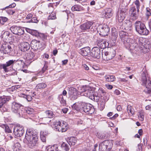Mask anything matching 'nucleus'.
I'll return each instance as SVG.
<instances>
[{"label":"nucleus","mask_w":151,"mask_h":151,"mask_svg":"<svg viewBox=\"0 0 151 151\" xmlns=\"http://www.w3.org/2000/svg\"><path fill=\"white\" fill-rule=\"evenodd\" d=\"M119 36L123 44L127 48H129L131 50H134L133 52L139 50V47L142 48V46L145 45L144 40L137 36H134L133 38L129 37L127 36L126 33L121 31L119 33Z\"/></svg>","instance_id":"1"},{"label":"nucleus","mask_w":151,"mask_h":151,"mask_svg":"<svg viewBox=\"0 0 151 151\" xmlns=\"http://www.w3.org/2000/svg\"><path fill=\"white\" fill-rule=\"evenodd\" d=\"M81 92H83V95L96 102H99V105L101 110L104 109V91L103 88H100L98 93L97 92L92 91L86 89L83 87L81 89Z\"/></svg>","instance_id":"2"},{"label":"nucleus","mask_w":151,"mask_h":151,"mask_svg":"<svg viewBox=\"0 0 151 151\" xmlns=\"http://www.w3.org/2000/svg\"><path fill=\"white\" fill-rule=\"evenodd\" d=\"M24 142L28 145L29 147L32 148L37 144L38 140L37 133L36 131L31 129H27Z\"/></svg>","instance_id":"3"},{"label":"nucleus","mask_w":151,"mask_h":151,"mask_svg":"<svg viewBox=\"0 0 151 151\" xmlns=\"http://www.w3.org/2000/svg\"><path fill=\"white\" fill-rule=\"evenodd\" d=\"M146 71L142 72V74L141 81L142 85L145 86L144 91L146 93L151 95V81L148 80V81L146 76Z\"/></svg>","instance_id":"4"},{"label":"nucleus","mask_w":151,"mask_h":151,"mask_svg":"<svg viewBox=\"0 0 151 151\" xmlns=\"http://www.w3.org/2000/svg\"><path fill=\"white\" fill-rule=\"evenodd\" d=\"M68 128L67 123L63 121H55L53 126L54 129L62 132H66Z\"/></svg>","instance_id":"5"},{"label":"nucleus","mask_w":151,"mask_h":151,"mask_svg":"<svg viewBox=\"0 0 151 151\" xmlns=\"http://www.w3.org/2000/svg\"><path fill=\"white\" fill-rule=\"evenodd\" d=\"M134 26L136 31L140 35H147L149 32L144 24L141 22L137 21L134 23Z\"/></svg>","instance_id":"6"},{"label":"nucleus","mask_w":151,"mask_h":151,"mask_svg":"<svg viewBox=\"0 0 151 151\" xmlns=\"http://www.w3.org/2000/svg\"><path fill=\"white\" fill-rule=\"evenodd\" d=\"M81 105L83 111L88 114H92L94 111V108L93 106L89 103H86L82 101L78 102Z\"/></svg>","instance_id":"7"},{"label":"nucleus","mask_w":151,"mask_h":151,"mask_svg":"<svg viewBox=\"0 0 151 151\" xmlns=\"http://www.w3.org/2000/svg\"><path fill=\"white\" fill-rule=\"evenodd\" d=\"M55 115L53 114V112L50 110L46 111L38 116L39 118L40 122L41 121H43L45 122L44 123L45 124H48L50 122V121H45L47 118H51L54 117Z\"/></svg>","instance_id":"8"},{"label":"nucleus","mask_w":151,"mask_h":151,"mask_svg":"<svg viewBox=\"0 0 151 151\" xmlns=\"http://www.w3.org/2000/svg\"><path fill=\"white\" fill-rule=\"evenodd\" d=\"M21 105L20 104L15 102H13L12 105L11 110L12 111L16 114L19 117L24 115V112L22 109L21 108Z\"/></svg>","instance_id":"9"},{"label":"nucleus","mask_w":151,"mask_h":151,"mask_svg":"<svg viewBox=\"0 0 151 151\" xmlns=\"http://www.w3.org/2000/svg\"><path fill=\"white\" fill-rule=\"evenodd\" d=\"M35 53L31 51H27L24 54V58L25 59L27 65H29L33 61L36 59Z\"/></svg>","instance_id":"10"},{"label":"nucleus","mask_w":151,"mask_h":151,"mask_svg":"<svg viewBox=\"0 0 151 151\" xmlns=\"http://www.w3.org/2000/svg\"><path fill=\"white\" fill-rule=\"evenodd\" d=\"M15 60H8L4 64H1L0 65V68L3 69L5 72H8L10 70V67H13V65L15 64Z\"/></svg>","instance_id":"11"},{"label":"nucleus","mask_w":151,"mask_h":151,"mask_svg":"<svg viewBox=\"0 0 151 151\" xmlns=\"http://www.w3.org/2000/svg\"><path fill=\"white\" fill-rule=\"evenodd\" d=\"M121 5L122 6V4L120 5V8L118 9L116 16L119 22H122L123 21L126 15L124 6H123L122 8H120Z\"/></svg>","instance_id":"12"},{"label":"nucleus","mask_w":151,"mask_h":151,"mask_svg":"<svg viewBox=\"0 0 151 151\" xmlns=\"http://www.w3.org/2000/svg\"><path fill=\"white\" fill-rule=\"evenodd\" d=\"M24 127L22 126H17L14 128V135L17 137L22 136L24 133Z\"/></svg>","instance_id":"13"},{"label":"nucleus","mask_w":151,"mask_h":151,"mask_svg":"<svg viewBox=\"0 0 151 151\" xmlns=\"http://www.w3.org/2000/svg\"><path fill=\"white\" fill-rule=\"evenodd\" d=\"M101 50L99 48L95 47H93L90 53L91 56L94 58L99 59L101 57Z\"/></svg>","instance_id":"14"},{"label":"nucleus","mask_w":151,"mask_h":151,"mask_svg":"<svg viewBox=\"0 0 151 151\" xmlns=\"http://www.w3.org/2000/svg\"><path fill=\"white\" fill-rule=\"evenodd\" d=\"M2 48L4 53L10 55H12V49L10 45L7 44L3 45L2 46Z\"/></svg>","instance_id":"15"},{"label":"nucleus","mask_w":151,"mask_h":151,"mask_svg":"<svg viewBox=\"0 0 151 151\" xmlns=\"http://www.w3.org/2000/svg\"><path fill=\"white\" fill-rule=\"evenodd\" d=\"M93 23L92 22L88 21L85 22L80 26V28L83 31L89 29Z\"/></svg>","instance_id":"16"},{"label":"nucleus","mask_w":151,"mask_h":151,"mask_svg":"<svg viewBox=\"0 0 151 151\" xmlns=\"http://www.w3.org/2000/svg\"><path fill=\"white\" fill-rule=\"evenodd\" d=\"M11 97L9 96L4 95L0 96V108H1L3 104L7 101H8L11 99Z\"/></svg>","instance_id":"17"},{"label":"nucleus","mask_w":151,"mask_h":151,"mask_svg":"<svg viewBox=\"0 0 151 151\" xmlns=\"http://www.w3.org/2000/svg\"><path fill=\"white\" fill-rule=\"evenodd\" d=\"M90 52V48L88 47H83L79 50V53L82 56H86Z\"/></svg>","instance_id":"18"},{"label":"nucleus","mask_w":151,"mask_h":151,"mask_svg":"<svg viewBox=\"0 0 151 151\" xmlns=\"http://www.w3.org/2000/svg\"><path fill=\"white\" fill-rule=\"evenodd\" d=\"M31 44V47L34 50H36L40 48V47L39 46V45L40 44V41L33 40H32Z\"/></svg>","instance_id":"19"},{"label":"nucleus","mask_w":151,"mask_h":151,"mask_svg":"<svg viewBox=\"0 0 151 151\" xmlns=\"http://www.w3.org/2000/svg\"><path fill=\"white\" fill-rule=\"evenodd\" d=\"M113 141L109 140L104 141V145L106 146V151H113V150H111L113 145Z\"/></svg>","instance_id":"20"},{"label":"nucleus","mask_w":151,"mask_h":151,"mask_svg":"<svg viewBox=\"0 0 151 151\" xmlns=\"http://www.w3.org/2000/svg\"><path fill=\"white\" fill-rule=\"evenodd\" d=\"M21 50L22 51L25 52L29 50L30 45L27 42H24L21 44Z\"/></svg>","instance_id":"21"},{"label":"nucleus","mask_w":151,"mask_h":151,"mask_svg":"<svg viewBox=\"0 0 151 151\" xmlns=\"http://www.w3.org/2000/svg\"><path fill=\"white\" fill-rule=\"evenodd\" d=\"M67 141L70 145H74L77 142V139L73 137H69L67 139Z\"/></svg>","instance_id":"22"},{"label":"nucleus","mask_w":151,"mask_h":151,"mask_svg":"<svg viewBox=\"0 0 151 151\" xmlns=\"http://www.w3.org/2000/svg\"><path fill=\"white\" fill-rule=\"evenodd\" d=\"M15 64L17 65L16 69L19 70L21 67L23 66L24 63L23 60L19 59L17 60H15Z\"/></svg>","instance_id":"23"},{"label":"nucleus","mask_w":151,"mask_h":151,"mask_svg":"<svg viewBox=\"0 0 151 151\" xmlns=\"http://www.w3.org/2000/svg\"><path fill=\"white\" fill-rule=\"evenodd\" d=\"M105 15L104 16L107 18H109L112 16L113 13L112 9L109 8L106 9L105 10Z\"/></svg>","instance_id":"24"},{"label":"nucleus","mask_w":151,"mask_h":151,"mask_svg":"<svg viewBox=\"0 0 151 151\" xmlns=\"http://www.w3.org/2000/svg\"><path fill=\"white\" fill-rule=\"evenodd\" d=\"M48 134V132L47 131H45L41 132L40 134V138L42 142H45L46 137Z\"/></svg>","instance_id":"25"},{"label":"nucleus","mask_w":151,"mask_h":151,"mask_svg":"<svg viewBox=\"0 0 151 151\" xmlns=\"http://www.w3.org/2000/svg\"><path fill=\"white\" fill-rule=\"evenodd\" d=\"M145 112L143 110H141L139 111L138 113V116L139 120L141 121H142L144 120Z\"/></svg>","instance_id":"26"},{"label":"nucleus","mask_w":151,"mask_h":151,"mask_svg":"<svg viewBox=\"0 0 151 151\" xmlns=\"http://www.w3.org/2000/svg\"><path fill=\"white\" fill-rule=\"evenodd\" d=\"M124 25L125 27V29H128L129 30H130L132 28V22L129 20H126V22H125Z\"/></svg>","instance_id":"27"},{"label":"nucleus","mask_w":151,"mask_h":151,"mask_svg":"<svg viewBox=\"0 0 151 151\" xmlns=\"http://www.w3.org/2000/svg\"><path fill=\"white\" fill-rule=\"evenodd\" d=\"M71 9L72 11H81L83 10V8L79 5H75L72 7Z\"/></svg>","instance_id":"28"},{"label":"nucleus","mask_w":151,"mask_h":151,"mask_svg":"<svg viewBox=\"0 0 151 151\" xmlns=\"http://www.w3.org/2000/svg\"><path fill=\"white\" fill-rule=\"evenodd\" d=\"M22 110L24 112V114L25 113H27L29 114H32L34 112V109L30 107H27L25 109H22Z\"/></svg>","instance_id":"29"},{"label":"nucleus","mask_w":151,"mask_h":151,"mask_svg":"<svg viewBox=\"0 0 151 151\" xmlns=\"http://www.w3.org/2000/svg\"><path fill=\"white\" fill-rule=\"evenodd\" d=\"M104 78L106 79V81L108 82H113L116 79V78L115 76L113 75L106 76L104 77Z\"/></svg>","instance_id":"30"},{"label":"nucleus","mask_w":151,"mask_h":151,"mask_svg":"<svg viewBox=\"0 0 151 151\" xmlns=\"http://www.w3.org/2000/svg\"><path fill=\"white\" fill-rule=\"evenodd\" d=\"M19 29V27L13 26L10 27V29L13 34L16 35V34H17V32Z\"/></svg>","instance_id":"31"},{"label":"nucleus","mask_w":151,"mask_h":151,"mask_svg":"<svg viewBox=\"0 0 151 151\" xmlns=\"http://www.w3.org/2000/svg\"><path fill=\"white\" fill-rule=\"evenodd\" d=\"M21 149V145L18 142H17L14 144L13 149L14 151H19Z\"/></svg>","instance_id":"32"},{"label":"nucleus","mask_w":151,"mask_h":151,"mask_svg":"<svg viewBox=\"0 0 151 151\" xmlns=\"http://www.w3.org/2000/svg\"><path fill=\"white\" fill-rule=\"evenodd\" d=\"M48 68V62H45L44 67L42 68V70L40 71V72L38 73V75H39L40 74H42L44 73L45 71Z\"/></svg>","instance_id":"33"},{"label":"nucleus","mask_w":151,"mask_h":151,"mask_svg":"<svg viewBox=\"0 0 151 151\" xmlns=\"http://www.w3.org/2000/svg\"><path fill=\"white\" fill-rule=\"evenodd\" d=\"M97 42L98 46L101 49H104V47H103V45L104 44L103 39H99L97 40Z\"/></svg>","instance_id":"34"},{"label":"nucleus","mask_w":151,"mask_h":151,"mask_svg":"<svg viewBox=\"0 0 151 151\" xmlns=\"http://www.w3.org/2000/svg\"><path fill=\"white\" fill-rule=\"evenodd\" d=\"M60 103L63 105H65L66 104V101L64 99L63 96L62 94L59 95L58 97Z\"/></svg>","instance_id":"35"},{"label":"nucleus","mask_w":151,"mask_h":151,"mask_svg":"<svg viewBox=\"0 0 151 151\" xmlns=\"http://www.w3.org/2000/svg\"><path fill=\"white\" fill-rule=\"evenodd\" d=\"M20 95L22 97L26 99L28 101H31L32 99V97L30 95H27L24 93H22Z\"/></svg>","instance_id":"36"},{"label":"nucleus","mask_w":151,"mask_h":151,"mask_svg":"<svg viewBox=\"0 0 151 151\" xmlns=\"http://www.w3.org/2000/svg\"><path fill=\"white\" fill-rule=\"evenodd\" d=\"M127 111L129 115L133 114H134V111L133 109L130 105H128L127 107Z\"/></svg>","instance_id":"37"},{"label":"nucleus","mask_w":151,"mask_h":151,"mask_svg":"<svg viewBox=\"0 0 151 151\" xmlns=\"http://www.w3.org/2000/svg\"><path fill=\"white\" fill-rule=\"evenodd\" d=\"M69 98L72 101L74 100L77 98V93H74V94H69Z\"/></svg>","instance_id":"38"},{"label":"nucleus","mask_w":151,"mask_h":151,"mask_svg":"<svg viewBox=\"0 0 151 151\" xmlns=\"http://www.w3.org/2000/svg\"><path fill=\"white\" fill-rule=\"evenodd\" d=\"M77 90L75 88L73 87H70L69 88L68 94H73L74 93H77Z\"/></svg>","instance_id":"39"},{"label":"nucleus","mask_w":151,"mask_h":151,"mask_svg":"<svg viewBox=\"0 0 151 151\" xmlns=\"http://www.w3.org/2000/svg\"><path fill=\"white\" fill-rule=\"evenodd\" d=\"M55 13L53 12L50 14L48 17V19H55L56 18Z\"/></svg>","instance_id":"40"},{"label":"nucleus","mask_w":151,"mask_h":151,"mask_svg":"<svg viewBox=\"0 0 151 151\" xmlns=\"http://www.w3.org/2000/svg\"><path fill=\"white\" fill-rule=\"evenodd\" d=\"M61 147L62 148L66 151H68L70 149V147L69 145L65 142H63L62 144Z\"/></svg>","instance_id":"41"},{"label":"nucleus","mask_w":151,"mask_h":151,"mask_svg":"<svg viewBox=\"0 0 151 151\" xmlns=\"http://www.w3.org/2000/svg\"><path fill=\"white\" fill-rule=\"evenodd\" d=\"M108 23H107L104 29V36H107L109 33L110 28L109 26L107 25Z\"/></svg>","instance_id":"42"},{"label":"nucleus","mask_w":151,"mask_h":151,"mask_svg":"<svg viewBox=\"0 0 151 151\" xmlns=\"http://www.w3.org/2000/svg\"><path fill=\"white\" fill-rule=\"evenodd\" d=\"M47 85L45 83H40L38 84L37 86V87L38 89L44 88Z\"/></svg>","instance_id":"43"},{"label":"nucleus","mask_w":151,"mask_h":151,"mask_svg":"<svg viewBox=\"0 0 151 151\" xmlns=\"http://www.w3.org/2000/svg\"><path fill=\"white\" fill-rule=\"evenodd\" d=\"M112 35L114 37V38H117L118 36L117 32L115 28H112Z\"/></svg>","instance_id":"44"},{"label":"nucleus","mask_w":151,"mask_h":151,"mask_svg":"<svg viewBox=\"0 0 151 151\" xmlns=\"http://www.w3.org/2000/svg\"><path fill=\"white\" fill-rule=\"evenodd\" d=\"M2 127L4 129H5V132L8 133H10L11 132V130L9 129V127L6 124L2 125Z\"/></svg>","instance_id":"45"},{"label":"nucleus","mask_w":151,"mask_h":151,"mask_svg":"<svg viewBox=\"0 0 151 151\" xmlns=\"http://www.w3.org/2000/svg\"><path fill=\"white\" fill-rule=\"evenodd\" d=\"M8 20V19L5 17H0V22L1 25L4 24V23L6 22Z\"/></svg>","instance_id":"46"},{"label":"nucleus","mask_w":151,"mask_h":151,"mask_svg":"<svg viewBox=\"0 0 151 151\" xmlns=\"http://www.w3.org/2000/svg\"><path fill=\"white\" fill-rule=\"evenodd\" d=\"M17 32V34H16V35H20L24 34V31L22 28L19 27V29L18 30Z\"/></svg>","instance_id":"47"},{"label":"nucleus","mask_w":151,"mask_h":151,"mask_svg":"<svg viewBox=\"0 0 151 151\" xmlns=\"http://www.w3.org/2000/svg\"><path fill=\"white\" fill-rule=\"evenodd\" d=\"M138 12H137V11H136L130 14L131 17H133V19H136L137 18Z\"/></svg>","instance_id":"48"},{"label":"nucleus","mask_w":151,"mask_h":151,"mask_svg":"<svg viewBox=\"0 0 151 151\" xmlns=\"http://www.w3.org/2000/svg\"><path fill=\"white\" fill-rule=\"evenodd\" d=\"M39 34L40 33L36 30H32L31 34L35 36L38 37L39 36Z\"/></svg>","instance_id":"49"},{"label":"nucleus","mask_w":151,"mask_h":151,"mask_svg":"<svg viewBox=\"0 0 151 151\" xmlns=\"http://www.w3.org/2000/svg\"><path fill=\"white\" fill-rule=\"evenodd\" d=\"M104 142H102L99 145V151H104Z\"/></svg>","instance_id":"50"},{"label":"nucleus","mask_w":151,"mask_h":151,"mask_svg":"<svg viewBox=\"0 0 151 151\" xmlns=\"http://www.w3.org/2000/svg\"><path fill=\"white\" fill-rule=\"evenodd\" d=\"M134 4L136 6V8L137 9V12H139V2L138 1L136 0L134 2Z\"/></svg>","instance_id":"51"},{"label":"nucleus","mask_w":151,"mask_h":151,"mask_svg":"<svg viewBox=\"0 0 151 151\" xmlns=\"http://www.w3.org/2000/svg\"><path fill=\"white\" fill-rule=\"evenodd\" d=\"M146 14L147 16H150L151 15V10L149 8H147L146 9Z\"/></svg>","instance_id":"52"},{"label":"nucleus","mask_w":151,"mask_h":151,"mask_svg":"<svg viewBox=\"0 0 151 151\" xmlns=\"http://www.w3.org/2000/svg\"><path fill=\"white\" fill-rule=\"evenodd\" d=\"M39 36L43 40H46L47 37L46 35L43 33H40Z\"/></svg>","instance_id":"53"},{"label":"nucleus","mask_w":151,"mask_h":151,"mask_svg":"<svg viewBox=\"0 0 151 151\" xmlns=\"http://www.w3.org/2000/svg\"><path fill=\"white\" fill-rule=\"evenodd\" d=\"M6 12L8 14L12 15L15 12V11L13 9H9L6 10Z\"/></svg>","instance_id":"54"},{"label":"nucleus","mask_w":151,"mask_h":151,"mask_svg":"<svg viewBox=\"0 0 151 151\" xmlns=\"http://www.w3.org/2000/svg\"><path fill=\"white\" fill-rule=\"evenodd\" d=\"M72 107L73 109H74L77 111H78L80 110V109L78 106V105H77L75 103L72 106Z\"/></svg>","instance_id":"55"},{"label":"nucleus","mask_w":151,"mask_h":151,"mask_svg":"<svg viewBox=\"0 0 151 151\" xmlns=\"http://www.w3.org/2000/svg\"><path fill=\"white\" fill-rule=\"evenodd\" d=\"M38 22V21L36 19V18L33 17L30 20L29 22L37 23Z\"/></svg>","instance_id":"56"},{"label":"nucleus","mask_w":151,"mask_h":151,"mask_svg":"<svg viewBox=\"0 0 151 151\" xmlns=\"http://www.w3.org/2000/svg\"><path fill=\"white\" fill-rule=\"evenodd\" d=\"M96 136L99 139H102L103 138V135L100 132H97L96 133Z\"/></svg>","instance_id":"57"},{"label":"nucleus","mask_w":151,"mask_h":151,"mask_svg":"<svg viewBox=\"0 0 151 151\" xmlns=\"http://www.w3.org/2000/svg\"><path fill=\"white\" fill-rule=\"evenodd\" d=\"M136 11V8L135 7H132L129 11V13L130 14H132L134 12H135V11Z\"/></svg>","instance_id":"58"},{"label":"nucleus","mask_w":151,"mask_h":151,"mask_svg":"<svg viewBox=\"0 0 151 151\" xmlns=\"http://www.w3.org/2000/svg\"><path fill=\"white\" fill-rule=\"evenodd\" d=\"M16 6V4L14 3H13L11 4H10L9 6H6V8H8V9L9 8H12Z\"/></svg>","instance_id":"59"},{"label":"nucleus","mask_w":151,"mask_h":151,"mask_svg":"<svg viewBox=\"0 0 151 151\" xmlns=\"http://www.w3.org/2000/svg\"><path fill=\"white\" fill-rule=\"evenodd\" d=\"M83 121L80 119H78L77 120V124L78 125H80L83 124Z\"/></svg>","instance_id":"60"},{"label":"nucleus","mask_w":151,"mask_h":151,"mask_svg":"<svg viewBox=\"0 0 151 151\" xmlns=\"http://www.w3.org/2000/svg\"><path fill=\"white\" fill-rule=\"evenodd\" d=\"M142 144H139L138 145V148L137 150V151H142Z\"/></svg>","instance_id":"61"},{"label":"nucleus","mask_w":151,"mask_h":151,"mask_svg":"<svg viewBox=\"0 0 151 151\" xmlns=\"http://www.w3.org/2000/svg\"><path fill=\"white\" fill-rule=\"evenodd\" d=\"M118 115L117 114H116L112 117H110L109 119L111 120H114L118 116Z\"/></svg>","instance_id":"62"},{"label":"nucleus","mask_w":151,"mask_h":151,"mask_svg":"<svg viewBox=\"0 0 151 151\" xmlns=\"http://www.w3.org/2000/svg\"><path fill=\"white\" fill-rule=\"evenodd\" d=\"M105 86L106 87V88L109 89H111L113 87L112 85L108 84H106L105 85Z\"/></svg>","instance_id":"63"},{"label":"nucleus","mask_w":151,"mask_h":151,"mask_svg":"<svg viewBox=\"0 0 151 151\" xmlns=\"http://www.w3.org/2000/svg\"><path fill=\"white\" fill-rule=\"evenodd\" d=\"M83 68L86 70H89V67L86 64H83L82 65Z\"/></svg>","instance_id":"64"}]
</instances>
